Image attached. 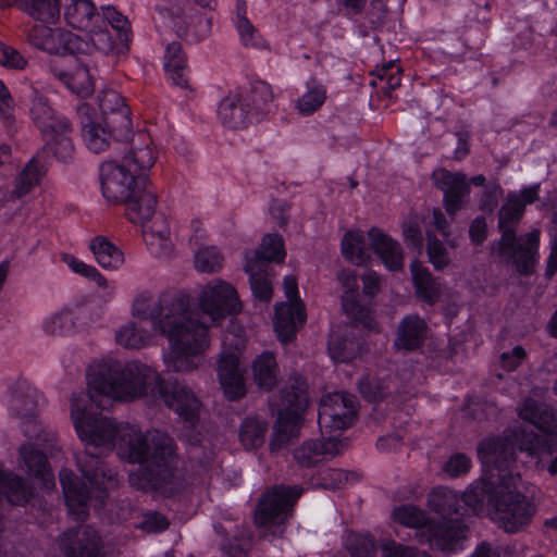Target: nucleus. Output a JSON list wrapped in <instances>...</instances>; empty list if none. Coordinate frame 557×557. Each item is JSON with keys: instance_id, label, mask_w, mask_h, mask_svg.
Listing matches in <instances>:
<instances>
[{"instance_id": "2eb2a0df", "label": "nucleus", "mask_w": 557, "mask_h": 557, "mask_svg": "<svg viewBox=\"0 0 557 557\" xmlns=\"http://www.w3.org/2000/svg\"><path fill=\"white\" fill-rule=\"evenodd\" d=\"M356 414V397L336 392L321 398L318 422L321 429L344 430L351 425Z\"/></svg>"}, {"instance_id": "bf43d9fd", "label": "nucleus", "mask_w": 557, "mask_h": 557, "mask_svg": "<svg viewBox=\"0 0 557 557\" xmlns=\"http://www.w3.org/2000/svg\"><path fill=\"white\" fill-rule=\"evenodd\" d=\"M326 99L325 88L321 85L310 88L297 100V109L300 114L310 115L319 110Z\"/></svg>"}, {"instance_id": "f8f14e48", "label": "nucleus", "mask_w": 557, "mask_h": 557, "mask_svg": "<svg viewBox=\"0 0 557 557\" xmlns=\"http://www.w3.org/2000/svg\"><path fill=\"white\" fill-rule=\"evenodd\" d=\"M239 307L235 288L222 280L208 283L199 296L201 317L209 318L211 325H218L227 315L238 312Z\"/></svg>"}, {"instance_id": "052dcab7", "label": "nucleus", "mask_w": 557, "mask_h": 557, "mask_svg": "<svg viewBox=\"0 0 557 557\" xmlns=\"http://www.w3.org/2000/svg\"><path fill=\"white\" fill-rule=\"evenodd\" d=\"M247 100V106L251 104L256 111L262 112L265 107L273 100V91L271 86L262 81L255 82L251 85Z\"/></svg>"}, {"instance_id": "4d7b16f0", "label": "nucleus", "mask_w": 557, "mask_h": 557, "mask_svg": "<svg viewBox=\"0 0 557 557\" xmlns=\"http://www.w3.org/2000/svg\"><path fill=\"white\" fill-rule=\"evenodd\" d=\"M101 17L103 18V26L108 24L117 33V38L121 42L126 44L129 40V22L128 20L114 8L108 7L102 9Z\"/></svg>"}, {"instance_id": "603ef678", "label": "nucleus", "mask_w": 557, "mask_h": 557, "mask_svg": "<svg viewBox=\"0 0 557 557\" xmlns=\"http://www.w3.org/2000/svg\"><path fill=\"white\" fill-rule=\"evenodd\" d=\"M23 433L30 441H35L36 445L50 453L59 449L57 434L50 429L42 426L39 421L34 422L32 425L26 424L23 428Z\"/></svg>"}, {"instance_id": "f257e3e1", "label": "nucleus", "mask_w": 557, "mask_h": 557, "mask_svg": "<svg viewBox=\"0 0 557 557\" xmlns=\"http://www.w3.org/2000/svg\"><path fill=\"white\" fill-rule=\"evenodd\" d=\"M100 396L88 393L73 394L71 417L81 440L95 448L115 450L128 462L139 463L128 481L140 491H158L172 495L182 487L177 471L176 446L171 436L159 430L141 432L134 425L117 423L114 419L89 413L88 405L99 406Z\"/></svg>"}, {"instance_id": "338daca9", "label": "nucleus", "mask_w": 557, "mask_h": 557, "mask_svg": "<svg viewBox=\"0 0 557 557\" xmlns=\"http://www.w3.org/2000/svg\"><path fill=\"white\" fill-rule=\"evenodd\" d=\"M469 557H513V547H493L490 543L482 542L476 546L472 555Z\"/></svg>"}, {"instance_id": "4468645a", "label": "nucleus", "mask_w": 557, "mask_h": 557, "mask_svg": "<svg viewBox=\"0 0 557 557\" xmlns=\"http://www.w3.org/2000/svg\"><path fill=\"white\" fill-rule=\"evenodd\" d=\"M94 67L95 64L91 65L75 57H60L49 62L50 73L79 97H87L94 92Z\"/></svg>"}, {"instance_id": "e2e57ef3", "label": "nucleus", "mask_w": 557, "mask_h": 557, "mask_svg": "<svg viewBox=\"0 0 557 557\" xmlns=\"http://www.w3.org/2000/svg\"><path fill=\"white\" fill-rule=\"evenodd\" d=\"M352 557H374V544L368 536L354 535L347 542Z\"/></svg>"}, {"instance_id": "cd10ccee", "label": "nucleus", "mask_w": 557, "mask_h": 557, "mask_svg": "<svg viewBox=\"0 0 557 557\" xmlns=\"http://www.w3.org/2000/svg\"><path fill=\"white\" fill-rule=\"evenodd\" d=\"M368 236L371 247L388 270L398 271L403 269L404 252L398 242L376 227L370 228Z\"/></svg>"}, {"instance_id": "a878e982", "label": "nucleus", "mask_w": 557, "mask_h": 557, "mask_svg": "<svg viewBox=\"0 0 557 557\" xmlns=\"http://www.w3.org/2000/svg\"><path fill=\"white\" fill-rule=\"evenodd\" d=\"M30 115L44 136L53 134L57 129L65 132L69 128V121L58 115L50 107L49 100L37 89L32 94Z\"/></svg>"}, {"instance_id": "4c0bfd02", "label": "nucleus", "mask_w": 557, "mask_h": 557, "mask_svg": "<svg viewBox=\"0 0 557 557\" xmlns=\"http://www.w3.org/2000/svg\"><path fill=\"white\" fill-rule=\"evenodd\" d=\"M18 8L36 21L55 23L61 13L60 0H21Z\"/></svg>"}, {"instance_id": "412c9836", "label": "nucleus", "mask_w": 557, "mask_h": 557, "mask_svg": "<svg viewBox=\"0 0 557 557\" xmlns=\"http://www.w3.org/2000/svg\"><path fill=\"white\" fill-rule=\"evenodd\" d=\"M433 180L435 186L444 193V203L446 211L454 215L463 205L470 187L466 175L462 173H451L445 169L434 171Z\"/></svg>"}, {"instance_id": "a18cd8bd", "label": "nucleus", "mask_w": 557, "mask_h": 557, "mask_svg": "<svg viewBox=\"0 0 557 557\" xmlns=\"http://www.w3.org/2000/svg\"><path fill=\"white\" fill-rule=\"evenodd\" d=\"M116 342L132 349H139L151 342V334L144 327H139L135 322L131 321L120 327L115 334Z\"/></svg>"}, {"instance_id": "f704fd0d", "label": "nucleus", "mask_w": 557, "mask_h": 557, "mask_svg": "<svg viewBox=\"0 0 557 557\" xmlns=\"http://www.w3.org/2000/svg\"><path fill=\"white\" fill-rule=\"evenodd\" d=\"M164 60L166 73L172 82L181 88H188V78L185 75L187 58L183 52L182 45L177 41L169 44L165 49Z\"/></svg>"}, {"instance_id": "864d4df0", "label": "nucleus", "mask_w": 557, "mask_h": 557, "mask_svg": "<svg viewBox=\"0 0 557 557\" xmlns=\"http://www.w3.org/2000/svg\"><path fill=\"white\" fill-rule=\"evenodd\" d=\"M40 177V170L36 162L32 160L16 178L15 188L11 194V198H21L28 194L39 184Z\"/></svg>"}, {"instance_id": "1a4fd4ad", "label": "nucleus", "mask_w": 557, "mask_h": 557, "mask_svg": "<svg viewBox=\"0 0 557 557\" xmlns=\"http://www.w3.org/2000/svg\"><path fill=\"white\" fill-rule=\"evenodd\" d=\"M308 404L307 389L304 382L282 389L277 405L275 432L270 442L271 451H277L298 434L301 414Z\"/></svg>"}, {"instance_id": "aec40b11", "label": "nucleus", "mask_w": 557, "mask_h": 557, "mask_svg": "<svg viewBox=\"0 0 557 557\" xmlns=\"http://www.w3.org/2000/svg\"><path fill=\"white\" fill-rule=\"evenodd\" d=\"M180 297L160 296L158 298L148 294L139 295L133 304V314L150 320L154 332L159 333L158 323H163L176 309L181 308Z\"/></svg>"}, {"instance_id": "0eeeda50", "label": "nucleus", "mask_w": 557, "mask_h": 557, "mask_svg": "<svg viewBox=\"0 0 557 557\" xmlns=\"http://www.w3.org/2000/svg\"><path fill=\"white\" fill-rule=\"evenodd\" d=\"M520 482L519 473L504 474L487 498L492 520L510 534L525 530L536 512L535 504L518 490Z\"/></svg>"}, {"instance_id": "09e8293b", "label": "nucleus", "mask_w": 557, "mask_h": 557, "mask_svg": "<svg viewBox=\"0 0 557 557\" xmlns=\"http://www.w3.org/2000/svg\"><path fill=\"white\" fill-rule=\"evenodd\" d=\"M86 37L87 39L84 41L87 42V47L83 46V48L85 49L83 53L89 50L88 42H91L92 47L96 50L104 54H108L111 51H113L116 44L115 39L110 34L108 27L103 26V24L101 23H95L89 29H87Z\"/></svg>"}, {"instance_id": "bb28decb", "label": "nucleus", "mask_w": 557, "mask_h": 557, "mask_svg": "<svg viewBox=\"0 0 557 557\" xmlns=\"http://www.w3.org/2000/svg\"><path fill=\"white\" fill-rule=\"evenodd\" d=\"M306 321L302 302L280 304L275 307L274 329L283 343L293 341L296 332Z\"/></svg>"}, {"instance_id": "ddd939ff", "label": "nucleus", "mask_w": 557, "mask_h": 557, "mask_svg": "<svg viewBox=\"0 0 557 557\" xmlns=\"http://www.w3.org/2000/svg\"><path fill=\"white\" fill-rule=\"evenodd\" d=\"M26 40L33 47L46 51L51 54H65L83 53L87 47L77 35L62 28H50L42 25H34L26 33Z\"/></svg>"}, {"instance_id": "dca6fc26", "label": "nucleus", "mask_w": 557, "mask_h": 557, "mask_svg": "<svg viewBox=\"0 0 557 557\" xmlns=\"http://www.w3.org/2000/svg\"><path fill=\"white\" fill-rule=\"evenodd\" d=\"M467 528L460 519L430 520L426 529L416 533L421 544H429L442 552H455L462 539L466 536Z\"/></svg>"}, {"instance_id": "774afa93", "label": "nucleus", "mask_w": 557, "mask_h": 557, "mask_svg": "<svg viewBox=\"0 0 557 557\" xmlns=\"http://www.w3.org/2000/svg\"><path fill=\"white\" fill-rule=\"evenodd\" d=\"M470 459L465 454L453 455L444 465V471L450 476H459L469 471Z\"/></svg>"}, {"instance_id": "20e7f679", "label": "nucleus", "mask_w": 557, "mask_h": 557, "mask_svg": "<svg viewBox=\"0 0 557 557\" xmlns=\"http://www.w3.org/2000/svg\"><path fill=\"white\" fill-rule=\"evenodd\" d=\"M156 161L146 133L132 138L128 151L120 161L108 160L101 164L100 178L103 196L113 202L129 198L135 186L146 182L147 172Z\"/></svg>"}, {"instance_id": "6e6552de", "label": "nucleus", "mask_w": 557, "mask_h": 557, "mask_svg": "<svg viewBox=\"0 0 557 557\" xmlns=\"http://www.w3.org/2000/svg\"><path fill=\"white\" fill-rule=\"evenodd\" d=\"M537 443V433L525 426L518 425L506 429L500 436L484 440L479 446V456L482 462L497 470L498 482L502 475L509 472L515 473L512 466L516 461V451H524L530 458L535 454V444Z\"/></svg>"}, {"instance_id": "69168bd1", "label": "nucleus", "mask_w": 557, "mask_h": 557, "mask_svg": "<svg viewBox=\"0 0 557 557\" xmlns=\"http://www.w3.org/2000/svg\"><path fill=\"white\" fill-rule=\"evenodd\" d=\"M237 30L245 47L258 48L260 46L257 39V30L246 16H240L237 20Z\"/></svg>"}, {"instance_id": "79ce46f5", "label": "nucleus", "mask_w": 557, "mask_h": 557, "mask_svg": "<svg viewBox=\"0 0 557 557\" xmlns=\"http://www.w3.org/2000/svg\"><path fill=\"white\" fill-rule=\"evenodd\" d=\"M268 423L258 417H247L239 429V441L246 449H255L263 445Z\"/></svg>"}, {"instance_id": "c03bdc74", "label": "nucleus", "mask_w": 557, "mask_h": 557, "mask_svg": "<svg viewBox=\"0 0 557 557\" xmlns=\"http://www.w3.org/2000/svg\"><path fill=\"white\" fill-rule=\"evenodd\" d=\"M71 133V125L63 132L57 129L53 134L45 136L46 148H48L53 156L63 163H67L73 160L75 148L69 134Z\"/></svg>"}, {"instance_id": "5701e85b", "label": "nucleus", "mask_w": 557, "mask_h": 557, "mask_svg": "<svg viewBox=\"0 0 557 557\" xmlns=\"http://www.w3.org/2000/svg\"><path fill=\"white\" fill-rule=\"evenodd\" d=\"M341 443L335 437L323 441H307L295 448L293 456L301 468H311L323 463L339 453Z\"/></svg>"}, {"instance_id": "f03ea898", "label": "nucleus", "mask_w": 557, "mask_h": 557, "mask_svg": "<svg viewBox=\"0 0 557 557\" xmlns=\"http://www.w3.org/2000/svg\"><path fill=\"white\" fill-rule=\"evenodd\" d=\"M158 326L159 334L170 344V351L164 355L169 371L190 372L202 364V356L210 344L208 330L212 325L200 312L188 311L187 302L181 299V308Z\"/></svg>"}, {"instance_id": "c9c22d12", "label": "nucleus", "mask_w": 557, "mask_h": 557, "mask_svg": "<svg viewBox=\"0 0 557 557\" xmlns=\"http://www.w3.org/2000/svg\"><path fill=\"white\" fill-rule=\"evenodd\" d=\"M240 96H228L219 106V117L222 124L231 129L243 128L248 121V111Z\"/></svg>"}, {"instance_id": "39448f33", "label": "nucleus", "mask_w": 557, "mask_h": 557, "mask_svg": "<svg viewBox=\"0 0 557 557\" xmlns=\"http://www.w3.org/2000/svg\"><path fill=\"white\" fill-rule=\"evenodd\" d=\"M524 213V203L518 195L509 194L498 213L499 240L492 243L491 253L506 263H512L518 273L534 272L540 244V230L517 237L516 226Z\"/></svg>"}, {"instance_id": "473e14b6", "label": "nucleus", "mask_w": 557, "mask_h": 557, "mask_svg": "<svg viewBox=\"0 0 557 557\" xmlns=\"http://www.w3.org/2000/svg\"><path fill=\"white\" fill-rule=\"evenodd\" d=\"M428 506L442 519H451V515H458L462 508L460 497L448 487L438 486L428 495Z\"/></svg>"}, {"instance_id": "393cba45", "label": "nucleus", "mask_w": 557, "mask_h": 557, "mask_svg": "<svg viewBox=\"0 0 557 557\" xmlns=\"http://www.w3.org/2000/svg\"><path fill=\"white\" fill-rule=\"evenodd\" d=\"M338 280L345 288L342 297V306L345 313L363 326L371 327L373 321L369 307L360 305L357 300L358 284L356 275L348 270H343L338 273Z\"/></svg>"}, {"instance_id": "7c9ffc66", "label": "nucleus", "mask_w": 557, "mask_h": 557, "mask_svg": "<svg viewBox=\"0 0 557 557\" xmlns=\"http://www.w3.org/2000/svg\"><path fill=\"white\" fill-rule=\"evenodd\" d=\"M90 108L86 104L78 108V113L82 117L83 135L89 147L95 152H100L108 147L109 136L116 137L117 140L126 139L127 137H117L109 127H102L100 124L91 121L89 116Z\"/></svg>"}, {"instance_id": "49530a36", "label": "nucleus", "mask_w": 557, "mask_h": 557, "mask_svg": "<svg viewBox=\"0 0 557 557\" xmlns=\"http://www.w3.org/2000/svg\"><path fill=\"white\" fill-rule=\"evenodd\" d=\"M535 454H532L531 460L539 471L546 470L550 475H557V455L554 457V446L548 441L542 440L537 434V443L534 445Z\"/></svg>"}, {"instance_id": "7ed1b4c3", "label": "nucleus", "mask_w": 557, "mask_h": 557, "mask_svg": "<svg viewBox=\"0 0 557 557\" xmlns=\"http://www.w3.org/2000/svg\"><path fill=\"white\" fill-rule=\"evenodd\" d=\"M161 380L154 370L139 361H103L87 374L90 395L100 396L99 406L102 410L109 409L114 400L156 394Z\"/></svg>"}, {"instance_id": "6e6d98bb", "label": "nucleus", "mask_w": 557, "mask_h": 557, "mask_svg": "<svg viewBox=\"0 0 557 557\" xmlns=\"http://www.w3.org/2000/svg\"><path fill=\"white\" fill-rule=\"evenodd\" d=\"M352 474L341 469H326L311 478V485L327 490H337L344 487Z\"/></svg>"}, {"instance_id": "3c124183", "label": "nucleus", "mask_w": 557, "mask_h": 557, "mask_svg": "<svg viewBox=\"0 0 557 557\" xmlns=\"http://www.w3.org/2000/svg\"><path fill=\"white\" fill-rule=\"evenodd\" d=\"M391 381L366 377L359 382L360 394L369 401H379L387 398L393 393Z\"/></svg>"}, {"instance_id": "a19ab883", "label": "nucleus", "mask_w": 557, "mask_h": 557, "mask_svg": "<svg viewBox=\"0 0 557 557\" xmlns=\"http://www.w3.org/2000/svg\"><path fill=\"white\" fill-rule=\"evenodd\" d=\"M27 443L20 447L21 466L30 476L46 480L48 474V460L46 454Z\"/></svg>"}, {"instance_id": "423d86ee", "label": "nucleus", "mask_w": 557, "mask_h": 557, "mask_svg": "<svg viewBox=\"0 0 557 557\" xmlns=\"http://www.w3.org/2000/svg\"><path fill=\"white\" fill-rule=\"evenodd\" d=\"M76 462L83 476L88 481L78 482L75 474L63 469L60 471V483L66 499V504L77 520H85L88 516L87 502L90 498L92 490L97 488L100 503L106 498V492L119 484L117 473L109 468L97 454L90 449L76 455Z\"/></svg>"}, {"instance_id": "9b49d317", "label": "nucleus", "mask_w": 557, "mask_h": 557, "mask_svg": "<svg viewBox=\"0 0 557 557\" xmlns=\"http://www.w3.org/2000/svg\"><path fill=\"white\" fill-rule=\"evenodd\" d=\"M301 493L302 488L298 486L274 485L267 488L257 504L255 523L268 529L280 527L292 516L293 506Z\"/></svg>"}, {"instance_id": "0e129e2a", "label": "nucleus", "mask_w": 557, "mask_h": 557, "mask_svg": "<svg viewBox=\"0 0 557 557\" xmlns=\"http://www.w3.org/2000/svg\"><path fill=\"white\" fill-rule=\"evenodd\" d=\"M403 234L408 246L421 250L423 237L416 220L408 219L403 223Z\"/></svg>"}, {"instance_id": "c85d7f7f", "label": "nucleus", "mask_w": 557, "mask_h": 557, "mask_svg": "<svg viewBox=\"0 0 557 557\" xmlns=\"http://www.w3.org/2000/svg\"><path fill=\"white\" fill-rule=\"evenodd\" d=\"M428 335V325L417 314L405 317L397 327L395 347L404 350H416L422 346Z\"/></svg>"}, {"instance_id": "a211bd4d", "label": "nucleus", "mask_w": 557, "mask_h": 557, "mask_svg": "<svg viewBox=\"0 0 557 557\" xmlns=\"http://www.w3.org/2000/svg\"><path fill=\"white\" fill-rule=\"evenodd\" d=\"M157 393L170 409L190 425L198 420L200 401L187 385L180 382L165 384L161 380Z\"/></svg>"}, {"instance_id": "5fc2aeb1", "label": "nucleus", "mask_w": 557, "mask_h": 557, "mask_svg": "<svg viewBox=\"0 0 557 557\" xmlns=\"http://www.w3.org/2000/svg\"><path fill=\"white\" fill-rule=\"evenodd\" d=\"M425 237L429 261L435 270H444L450 263V258L446 247L431 231L425 232Z\"/></svg>"}, {"instance_id": "13d9d810", "label": "nucleus", "mask_w": 557, "mask_h": 557, "mask_svg": "<svg viewBox=\"0 0 557 557\" xmlns=\"http://www.w3.org/2000/svg\"><path fill=\"white\" fill-rule=\"evenodd\" d=\"M223 257L215 247H205L195 255V268L199 272L213 273L222 268Z\"/></svg>"}, {"instance_id": "6ab92c4d", "label": "nucleus", "mask_w": 557, "mask_h": 557, "mask_svg": "<svg viewBox=\"0 0 557 557\" xmlns=\"http://www.w3.org/2000/svg\"><path fill=\"white\" fill-rule=\"evenodd\" d=\"M99 108L106 127H109L117 137H128L132 126L131 111L124 98L113 89L104 90L99 96Z\"/></svg>"}, {"instance_id": "72a5a7b5", "label": "nucleus", "mask_w": 557, "mask_h": 557, "mask_svg": "<svg viewBox=\"0 0 557 557\" xmlns=\"http://www.w3.org/2000/svg\"><path fill=\"white\" fill-rule=\"evenodd\" d=\"M3 495L13 505H22L32 497V488L22 478L13 472H4L0 467V505L3 504Z\"/></svg>"}, {"instance_id": "b1692460", "label": "nucleus", "mask_w": 557, "mask_h": 557, "mask_svg": "<svg viewBox=\"0 0 557 557\" xmlns=\"http://www.w3.org/2000/svg\"><path fill=\"white\" fill-rule=\"evenodd\" d=\"M121 202L126 203V214L131 222L141 223L148 221L156 212L157 193L148 178L144 184L135 186L129 198Z\"/></svg>"}, {"instance_id": "37998d69", "label": "nucleus", "mask_w": 557, "mask_h": 557, "mask_svg": "<svg viewBox=\"0 0 557 557\" xmlns=\"http://www.w3.org/2000/svg\"><path fill=\"white\" fill-rule=\"evenodd\" d=\"M342 253L356 265H361L369 260L370 253L360 231H348L345 233L342 239Z\"/></svg>"}, {"instance_id": "9d476101", "label": "nucleus", "mask_w": 557, "mask_h": 557, "mask_svg": "<svg viewBox=\"0 0 557 557\" xmlns=\"http://www.w3.org/2000/svg\"><path fill=\"white\" fill-rule=\"evenodd\" d=\"M283 238L277 234L263 237L260 248L246 256L245 271L249 274L250 287L256 298L269 301L272 297V285L268 278L271 261L281 262L285 258Z\"/></svg>"}, {"instance_id": "de8ad7c7", "label": "nucleus", "mask_w": 557, "mask_h": 557, "mask_svg": "<svg viewBox=\"0 0 557 557\" xmlns=\"http://www.w3.org/2000/svg\"><path fill=\"white\" fill-rule=\"evenodd\" d=\"M393 518L401 525L417 529V532L426 529L430 519L421 508L412 505H403L394 509Z\"/></svg>"}, {"instance_id": "f3484780", "label": "nucleus", "mask_w": 557, "mask_h": 557, "mask_svg": "<svg viewBox=\"0 0 557 557\" xmlns=\"http://www.w3.org/2000/svg\"><path fill=\"white\" fill-rule=\"evenodd\" d=\"M58 544L64 557H103L101 539L89 525L67 529L59 536Z\"/></svg>"}, {"instance_id": "e433bc0d", "label": "nucleus", "mask_w": 557, "mask_h": 557, "mask_svg": "<svg viewBox=\"0 0 557 557\" xmlns=\"http://www.w3.org/2000/svg\"><path fill=\"white\" fill-rule=\"evenodd\" d=\"M410 271L418 296L425 302L433 305L441 295L440 284L418 260L410 264Z\"/></svg>"}, {"instance_id": "c756f323", "label": "nucleus", "mask_w": 557, "mask_h": 557, "mask_svg": "<svg viewBox=\"0 0 557 557\" xmlns=\"http://www.w3.org/2000/svg\"><path fill=\"white\" fill-rule=\"evenodd\" d=\"M39 403L38 392L27 385L17 386L11 399V409L22 419V428L37 422L36 411Z\"/></svg>"}, {"instance_id": "4be33fe9", "label": "nucleus", "mask_w": 557, "mask_h": 557, "mask_svg": "<svg viewBox=\"0 0 557 557\" xmlns=\"http://www.w3.org/2000/svg\"><path fill=\"white\" fill-rule=\"evenodd\" d=\"M221 388L228 400H237L246 395V385L239 358L235 354L223 355L218 366Z\"/></svg>"}, {"instance_id": "ea45409f", "label": "nucleus", "mask_w": 557, "mask_h": 557, "mask_svg": "<svg viewBox=\"0 0 557 557\" xmlns=\"http://www.w3.org/2000/svg\"><path fill=\"white\" fill-rule=\"evenodd\" d=\"M97 262L104 269H117L124 262L123 252L103 236H97L90 242Z\"/></svg>"}, {"instance_id": "2f4dec72", "label": "nucleus", "mask_w": 557, "mask_h": 557, "mask_svg": "<svg viewBox=\"0 0 557 557\" xmlns=\"http://www.w3.org/2000/svg\"><path fill=\"white\" fill-rule=\"evenodd\" d=\"M67 23L77 29L87 30L95 23H103L101 14L90 0H72L65 10Z\"/></svg>"}, {"instance_id": "8fccbe9b", "label": "nucleus", "mask_w": 557, "mask_h": 557, "mask_svg": "<svg viewBox=\"0 0 557 557\" xmlns=\"http://www.w3.org/2000/svg\"><path fill=\"white\" fill-rule=\"evenodd\" d=\"M549 407L545 403L528 397L518 406L517 412L520 419L531 423L541 431Z\"/></svg>"}, {"instance_id": "58836bf2", "label": "nucleus", "mask_w": 557, "mask_h": 557, "mask_svg": "<svg viewBox=\"0 0 557 557\" xmlns=\"http://www.w3.org/2000/svg\"><path fill=\"white\" fill-rule=\"evenodd\" d=\"M252 375L256 384L265 391L272 389L277 381V364L272 352L261 354L252 363Z\"/></svg>"}, {"instance_id": "680f3d73", "label": "nucleus", "mask_w": 557, "mask_h": 557, "mask_svg": "<svg viewBox=\"0 0 557 557\" xmlns=\"http://www.w3.org/2000/svg\"><path fill=\"white\" fill-rule=\"evenodd\" d=\"M382 557H431L426 552L394 541L382 544Z\"/></svg>"}]
</instances>
